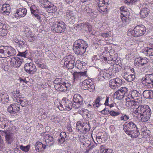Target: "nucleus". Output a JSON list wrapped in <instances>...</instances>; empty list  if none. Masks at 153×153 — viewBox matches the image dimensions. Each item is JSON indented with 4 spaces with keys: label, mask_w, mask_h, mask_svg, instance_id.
<instances>
[{
    "label": "nucleus",
    "mask_w": 153,
    "mask_h": 153,
    "mask_svg": "<svg viewBox=\"0 0 153 153\" xmlns=\"http://www.w3.org/2000/svg\"><path fill=\"white\" fill-rule=\"evenodd\" d=\"M88 46V45L86 42L79 39L74 42L73 49L76 54L81 55L86 51V49Z\"/></svg>",
    "instance_id": "nucleus-1"
},
{
    "label": "nucleus",
    "mask_w": 153,
    "mask_h": 153,
    "mask_svg": "<svg viewBox=\"0 0 153 153\" xmlns=\"http://www.w3.org/2000/svg\"><path fill=\"white\" fill-rule=\"evenodd\" d=\"M146 30V28L144 25H137L133 30L131 29H129L127 32V34L131 36H140L143 35L145 33Z\"/></svg>",
    "instance_id": "nucleus-2"
},
{
    "label": "nucleus",
    "mask_w": 153,
    "mask_h": 153,
    "mask_svg": "<svg viewBox=\"0 0 153 153\" xmlns=\"http://www.w3.org/2000/svg\"><path fill=\"white\" fill-rule=\"evenodd\" d=\"M66 29L65 24L62 21L54 22L51 28V30L53 31L58 33L64 32Z\"/></svg>",
    "instance_id": "nucleus-3"
},
{
    "label": "nucleus",
    "mask_w": 153,
    "mask_h": 153,
    "mask_svg": "<svg viewBox=\"0 0 153 153\" xmlns=\"http://www.w3.org/2000/svg\"><path fill=\"white\" fill-rule=\"evenodd\" d=\"M6 61L15 68H18L22 64V59L18 57H9L6 58Z\"/></svg>",
    "instance_id": "nucleus-4"
},
{
    "label": "nucleus",
    "mask_w": 153,
    "mask_h": 153,
    "mask_svg": "<svg viewBox=\"0 0 153 153\" xmlns=\"http://www.w3.org/2000/svg\"><path fill=\"white\" fill-rule=\"evenodd\" d=\"M82 88L84 90H88L91 92H93L95 90V86L90 79L85 80L82 82Z\"/></svg>",
    "instance_id": "nucleus-5"
},
{
    "label": "nucleus",
    "mask_w": 153,
    "mask_h": 153,
    "mask_svg": "<svg viewBox=\"0 0 153 153\" xmlns=\"http://www.w3.org/2000/svg\"><path fill=\"white\" fill-rule=\"evenodd\" d=\"M75 58L71 55L66 56L64 58V65L69 69H73L74 66Z\"/></svg>",
    "instance_id": "nucleus-6"
},
{
    "label": "nucleus",
    "mask_w": 153,
    "mask_h": 153,
    "mask_svg": "<svg viewBox=\"0 0 153 153\" xmlns=\"http://www.w3.org/2000/svg\"><path fill=\"white\" fill-rule=\"evenodd\" d=\"M73 107V103L71 101L69 100L65 101H63L61 103H60L58 106V108L59 110L69 111Z\"/></svg>",
    "instance_id": "nucleus-7"
},
{
    "label": "nucleus",
    "mask_w": 153,
    "mask_h": 153,
    "mask_svg": "<svg viewBox=\"0 0 153 153\" xmlns=\"http://www.w3.org/2000/svg\"><path fill=\"white\" fill-rule=\"evenodd\" d=\"M73 100V108L75 109L79 108L83 103L82 97L78 94L74 95Z\"/></svg>",
    "instance_id": "nucleus-8"
},
{
    "label": "nucleus",
    "mask_w": 153,
    "mask_h": 153,
    "mask_svg": "<svg viewBox=\"0 0 153 153\" xmlns=\"http://www.w3.org/2000/svg\"><path fill=\"white\" fill-rule=\"evenodd\" d=\"M24 69L26 72L31 74H35L37 71L35 65L31 62L26 63L25 65Z\"/></svg>",
    "instance_id": "nucleus-9"
},
{
    "label": "nucleus",
    "mask_w": 153,
    "mask_h": 153,
    "mask_svg": "<svg viewBox=\"0 0 153 153\" xmlns=\"http://www.w3.org/2000/svg\"><path fill=\"white\" fill-rule=\"evenodd\" d=\"M136 128H137L136 125L132 122H127L123 125L124 130L126 134H129L130 131Z\"/></svg>",
    "instance_id": "nucleus-10"
},
{
    "label": "nucleus",
    "mask_w": 153,
    "mask_h": 153,
    "mask_svg": "<svg viewBox=\"0 0 153 153\" xmlns=\"http://www.w3.org/2000/svg\"><path fill=\"white\" fill-rule=\"evenodd\" d=\"M142 79L145 82V85L153 88V74H146Z\"/></svg>",
    "instance_id": "nucleus-11"
},
{
    "label": "nucleus",
    "mask_w": 153,
    "mask_h": 153,
    "mask_svg": "<svg viewBox=\"0 0 153 153\" xmlns=\"http://www.w3.org/2000/svg\"><path fill=\"white\" fill-rule=\"evenodd\" d=\"M122 83V80L119 78L113 79L109 82V85L111 88L115 89L120 87Z\"/></svg>",
    "instance_id": "nucleus-12"
},
{
    "label": "nucleus",
    "mask_w": 153,
    "mask_h": 153,
    "mask_svg": "<svg viewBox=\"0 0 153 153\" xmlns=\"http://www.w3.org/2000/svg\"><path fill=\"white\" fill-rule=\"evenodd\" d=\"M20 110V105L17 103L13 104L8 106L7 108L8 112L14 114Z\"/></svg>",
    "instance_id": "nucleus-13"
},
{
    "label": "nucleus",
    "mask_w": 153,
    "mask_h": 153,
    "mask_svg": "<svg viewBox=\"0 0 153 153\" xmlns=\"http://www.w3.org/2000/svg\"><path fill=\"white\" fill-rule=\"evenodd\" d=\"M134 62L135 64L141 66L149 62V59L146 58H142L139 57L136 58L135 59Z\"/></svg>",
    "instance_id": "nucleus-14"
},
{
    "label": "nucleus",
    "mask_w": 153,
    "mask_h": 153,
    "mask_svg": "<svg viewBox=\"0 0 153 153\" xmlns=\"http://www.w3.org/2000/svg\"><path fill=\"white\" fill-rule=\"evenodd\" d=\"M150 109L149 106L147 105H140L137 108V113L140 115L147 110H150Z\"/></svg>",
    "instance_id": "nucleus-15"
},
{
    "label": "nucleus",
    "mask_w": 153,
    "mask_h": 153,
    "mask_svg": "<svg viewBox=\"0 0 153 153\" xmlns=\"http://www.w3.org/2000/svg\"><path fill=\"white\" fill-rule=\"evenodd\" d=\"M45 145L51 146L53 145L55 141L53 138L49 134L46 135L45 137Z\"/></svg>",
    "instance_id": "nucleus-16"
},
{
    "label": "nucleus",
    "mask_w": 153,
    "mask_h": 153,
    "mask_svg": "<svg viewBox=\"0 0 153 153\" xmlns=\"http://www.w3.org/2000/svg\"><path fill=\"white\" fill-rule=\"evenodd\" d=\"M66 18L69 21L70 23L74 24L75 21V17L72 11L67 10L65 15Z\"/></svg>",
    "instance_id": "nucleus-17"
},
{
    "label": "nucleus",
    "mask_w": 153,
    "mask_h": 153,
    "mask_svg": "<svg viewBox=\"0 0 153 153\" xmlns=\"http://www.w3.org/2000/svg\"><path fill=\"white\" fill-rule=\"evenodd\" d=\"M27 12L26 9L25 8H19L16 11V13H15V16L17 18L24 17L26 15Z\"/></svg>",
    "instance_id": "nucleus-18"
},
{
    "label": "nucleus",
    "mask_w": 153,
    "mask_h": 153,
    "mask_svg": "<svg viewBox=\"0 0 153 153\" xmlns=\"http://www.w3.org/2000/svg\"><path fill=\"white\" fill-rule=\"evenodd\" d=\"M149 12L148 6L146 4H144L140 10V15L141 17L145 18L146 17Z\"/></svg>",
    "instance_id": "nucleus-19"
},
{
    "label": "nucleus",
    "mask_w": 153,
    "mask_h": 153,
    "mask_svg": "<svg viewBox=\"0 0 153 153\" xmlns=\"http://www.w3.org/2000/svg\"><path fill=\"white\" fill-rule=\"evenodd\" d=\"M151 109L147 110L146 111L140 115L141 120L142 122H146L150 119L151 114Z\"/></svg>",
    "instance_id": "nucleus-20"
},
{
    "label": "nucleus",
    "mask_w": 153,
    "mask_h": 153,
    "mask_svg": "<svg viewBox=\"0 0 153 153\" xmlns=\"http://www.w3.org/2000/svg\"><path fill=\"white\" fill-rule=\"evenodd\" d=\"M141 94L136 90H133L131 91L130 97L134 100H137L136 102H139L140 100H139Z\"/></svg>",
    "instance_id": "nucleus-21"
},
{
    "label": "nucleus",
    "mask_w": 153,
    "mask_h": 153,
    "mask_svg": "<svg viewBox=\"0 0 153 153\" xmlns=\"http://www.w3.org/2000/svg\"><path fill=\"white\" fill-rule=\"evenodd\" d=\"M16 53V51L14 48L11 46L8 47L7 50H6V58L14 56Z\"/></svg>",
    "instance_id": "nucleus-22"
},
{
    "label": "nucleus",
    "mask_w": 153,
    "mask_h": 153,
    "mask_svg": "<svg viewBox=\"0 0 153 153\" xmlns=\"http://www.w3.org/2000/svg\"><path fill=\"white\" fill-rule=\"evenodd\" d=\"M10 7L9 4H4L1 8V11L4 15H8L10 11Z\"/></svg>",
    "instance_id": "nucleus-23"
},
{
    "label": "nucleus",
    "mask_w": 153,
    "mask_h": 153,
    "mask_svg": "<svg viewBox=\"0 0 153 153\" xmlns=\"http://www.w3.org/2000/svg\"><path fill=\"white\" fill-rule=\"evenodd\" d=\"M9 121L6 118L0 117V128L4 129L8 126Z\"/></svg>",
    "instance_id": "nucleus-24"
},
{
    "label": "nucleus",
    "mask_w": 153,
    "mask_h": 153,
    "mask_svg": "<svg viewBox=\"0 0 153 153\" xmlns=\"http://www.w3.org/2000/svg\"><path fill=\"white\" fill-rule=\"evenodd\" d=\"M46 145H45V144L43 145L40 142H38L36 143L35 149L38 152H42L46 149Z\"/></svg>",
    "instance_id": "nucleus-25"
},
{
    "label": "nucleus",
    "mask_w": 153,
    "mask_h": 153,
    "mask_svg": "<svg viewBox=\"0 0 153 153\" xmlns=\"http://www.w3.org/2000/svg\"><path fill=\"white\" fill-rule=\"evenodd\" d=\"M0 96L1 100L2 103L5 104L9 101V97L7 93L3 92L0 94Z\"/></svg>",
    "instance_id": "nucleus-26"
},
{
    "label": "nucleus",
    "mask_w": 153,
    "mask_h": 153,
    "mask_svg": "<svg viewBox=\"0 0 153 153\" xmlns=\"http://www.w3.org/2000/svg\"><path fill=\"white\" fill-rule=\"evenodd\" d=\"M86 71L81 72H74L73 74L74 80L75 81L80 79L81 77L86 76Z\"/></svg>",
    "instance_id": "nucleus-27"
},
{
    "label": "nucleus",
    "mask_w": 153,
    "mask_h": 153,
    "mask_svg": "<svg viewBox=\"0 0 153 153\" xmlns=\"http://www.w3.org/2000/svg\"><path fill=\"white\" fill-rule=\"evenodd\" d=\"M125 99L126 101V105L128 107H131L133 106H135L136 105V102H137L134 100H130V98L129 97H127Z\"/></svg>",
    "instance_id": "nucleus-28"
},
{
    "label": "nucleus",
    "mask_w": 153,
    "mask_h": 153,
    "mask_svg": "<svg viewBox=\"0 0 153 153\" xmlns=\"http://www.w3.org/2000/svg\"><path fill=\"white\" fill-rule=\"evenodd\" d=\"M143 53L148 56H153V46L151 48L146 47L143 50Z\"/></svg>",
    "instance_id": "nucleus-29"
},
{
    "label": "nucleus",
    "mask_w": 153,
    "mask_h": 153,
    "mask_svg": "<svg viewBox=\"0 0 153 153\" xmlns=\"http://www.w3.org/2000/svg\"><path fill=\"white\" fill-rule=\"evenodd\" d=\"M5 137L6 142L8 144H11L15 138V137L13 136L12 134L9 133L6 134Z\"/></svg>",
    "instance_id": "nucleus-30"
},
{
    "label": "nucleus",
    "mask_w": 153,
    "mask_h": 153,
    "mask_svg": "<svg viewBox=\"0 0 153 153\" xmlns=\"http://www.w3.org/2000/svg\"><path fill=\"white\" fill-rule=\"evenodd\" d=\"M128 134L131 136L132 138H136L140 134V133L137 129H134L130 132L129 134Z\"/></svg>",
    "instance_id": "nucleus-31"
},
{
    "label": "nucleus",
    "mask_w": 153,
    "mask_h": 153,
    "mask_svg": "<svg viewBox=\"0 0 153 153\" xmlns=\"http://www.w3.org/2000/svg\"><path fill=\"white\" fill-rule=\"evenodd\" d=\"M57 10L56 7L51 3V4L46 9V10L47 12L50 13H55Z\"/></svg>",
    "instance_id": "nucleus-32"
},
{
    "label": "nucleus",
    "mask_w": 153,
    "mask_h": 153,
    "mask_svg": "<svg viewBox=\"0 0 153 153\" xmlns=\"http://www.w3.org/2000/svg\"><path fill=\"white\" fill-rule=\"evenodd\" d=\"M66 84H61L60 85H57L55 88L56 90L62 92L65 91L66 90Z\"/></svg>",
    "instance_id": "nucleus-33"
},
{
    "label": "nucleus",
    "mask_w": 153,
    "mask_h": 153,
    "mask_svg": "<svg viewBox=\"0 0 153 153\" xmlns=\"http://www.w3.org/2000/svg\"><path fill=\"white\" fill-rule=\"evenodd\" d=\"M40 3L42 7L46 9L51 3L48 0H41Z\"/></svg>",
    "instance_id": "nucleus-34"
},
{
    "label": "nucleus",
    "mask_w": 153,
    "mask_h": 153,
    "mask_svg": "<svg viewBox=\"0 0 153 153\" xmlns=\"http://www.w3.org/2000/svg\"><path fill=\"white\" fill-rule=\"evenodd\" d=\"M53 83L54 84L55 87L57 85H60L61 84H66V83L64 82L63 80L61 78H56L53 81Z\"/></svg>",
    "instance_id": "nucleus-35"
},
{
    "label": "nucleus",
    "mask_w": 153,
    "mask_h": 153,
    "mask_svg": "<svg viewBox=\"0 0 153 153\" xmlns=\"http://www.w3.org/2000/svg\"><path fill=\"white\" fill-rule=\"evenodd\" d=\"M100 4V2L98 5V8H97L98 11L101 13H106L107 12V9L105 7L104 5L101 6Z\"/></svg>",
    "instance_id": "nucleus-36"
},
{
    "label": "nucleus",
    "mask_w": 153,
    "mask_h": 153,
    "mask_svg": "<svg viewBox=\"0 0 153 153\" xmlns=\"http://www.w3.org/2000/svg\"><path fill=\"white\" fill-rule=\"evenodd\" d=\"M135 76L134 74H131L126 76L125 75V79L128 82H131L135 78Z\"/></svg>",
    "instance_id": "nucleus-37"
},
{
    "label": "nucleus",
    "mask_w": 153,
    "mask_h": 153,
    "mask_svg": "<svg viewBox=\"0 0 153 153\" xmlns=\"http://www.w3.org/2000/svg\"><path fill=\"white\" fill-rule=\"evenodd\" d=\"M24 32L25 34V36H27L29 35H31L33 33V32L31 30L29 27H25V28L24 30Z\"/></svg>",
    "instance_id": "nucleus-38"
},
{
    "label": "nucleus",
    "mask_w": 153,
    "mask_h": 153,
    "mask_svg": "<svg viewBox=\"0 0 153 153\" xmlns=\"http://www.w3.org/2000/svg\"><path fill=\"white\" fill-rule=\"evenodd\" d=\"M114 95L116 96L117 98L119 100H121L124 97L125 95L119 91H117L115 93Z\"/></svg>",
    "instance_id": "nucleus-39"
},
{
    "label": "nucleus",
    "mask_w": 153,
    "mask_h": 153,
    "mask_svg": "<svg viewBox=\"0 0 153 153\" xmlns=\"http://www.w3.org/2000/svg\"><path fill=\"white\" fill-rule=\"evenodd\" d=\"M120 14L125 16L128 15V12L127 11V9L126 7L122 6L120 8Z\"/></svg>",
    "instance_id": "nucleus-40"
},
{
    "label": "nucleus",
    "mask_w": 153,
    "mask_h": 153,
    "mask_svg": "<svg viewBox=\"0 0 153 153\" xmlns=\"http://www.w3.org/2000/svg\"><path fill=\"white\" fill-rule=\"evenodd\" d=\"M18 45L21 48H22L24 50L26 49L27 46L26 42L23 41H20L18 42Z\"/></svg>",
    "instance_id": "nucleus-41"
},
{
    "label": "nucleus",
    "mask_w": 153,
    "mask_h": 153,
    "mask_svg": "<svg viewBox=\"0 0 153 153\" xmlns=\"http://www.w3.org/2000/svg\"><path fill=\"white\" fill-rule=\"evenodd\" d=\"M17 102L20 103L22 107L26 106L28 103L27 100L24 97L23 99H21Z\"/></svg>",
    "instance_id": "nucleus-42"
},
{
    "label": "nucleus",
    "mask_w": 153,
    "mask_h": 153,
    "mask_svg": "<svg viewBox=\"0 0 153 153\" xmlns=\"http://www.w3.org/2000/svg\"><path fill=\"white\" fill-rule=\"evenodd\" d=\"M7 30L6 27L0 30V36H6L7 33Z\"/></svg>",
    "instance_id": "nucleus-43"
},
{
    "label": "nucleus",
    "mask_w": 153,
    "mask_h": 153,
    "mask_svg": "<svg viewBox=\"0 0 153 153\" xmlns=\"http://www.w3.org/2000/svg\"><path fill=\"white\" fill-rule=\"evenodd\" d=\"M150 91L149 90H145L143 93V97L146 98H150Z\"/></svg>",
    "instance_id": "nucleus-44"
},
{
    "label": "nucleus",
    "mask_w": 153,
    "mask_h": 153,
    "mask_svg": "<svg viewBox=\"0 0 153 153\" xmlns=\"http://www.w3.org/2000/svg\"><path fill=\"white\" fill-rule=\"evenodd\" d=\"M6 50L0 48V58H6Z\"/></svg>",
    "instance_id": "nucleus-45"
},
{
    "label": "nucleus",
    "mask_w": 153,
    "mask_h": 153,
    "mask_svg": "<svg viewBox=\"0 0 153 153\" xmlns=\"http://www.w3.org/2000/svg\"><path fill=\"white\" fill-rule=\"evenodd\" d=\"M84 12L85 13H87L88 14H90L91 16H93L95 17L94 16H93L94 13L93 12H92V10L90 11V10L88 7H86L84 9Z\"/></svg>",
    "instance_id": "nucleus-46"
},
{
    "label": "nucleus",
    "mask_w": 153,
    "mask_h": 153,
    "mask_svg": "<svg viewBox=\"0 0 153 153\" xmlns=\"http://www.w3.org/2000/svg\"><path fill=\"white\" fill-rule=\"evenodd\" d=\"M100 98L99 97H98L95 100L94 103L93 104L94 106L98 107L100 105Z\"/></svg>",
    "instance_id": "nucleus-47"
},
{
    "label": "nucleus",
    "mask_w": 153,
    "mask_h": 153,
    "mask_svg": "<svg viewBox=\"0 0 153 153\" xmlns=\"http://www.w3.org/2000/svg\"><path fill=\"white\" fill-rule=\"evenodd\" d=\"M100 152L101 153H110L109 151L110 149H105L104 146H101L100 147Z\"/></svg>",
    "instance_id": "nucleus-48"
},
{
    "label": "nucleus",
    "mask_w": 153,
    "mask_h": 153,
    "mask_svg": "<svg viewBox=\"0 0 153 153\" xmlns=\"http://www.w3.org/2000/svg\"><path fill=\"white\" fill-rule=\"evenodd\" d=\"M32 35H29L26 36L27 38L28 41L30 42H32L34 41L35 39V36L34 34L33 33L32 34Z\"/></svg>",
    "instance_id": "nucleus-49"
},
{
    "label": "nucleus",
    "mask_w": 153,
    "mask_h": 153,
    "mask_svg": "<svg viewBox=\"0 0 153 153\" xmlns=\"http://www.w3.org/2000/svg\"><path fill=\"white\" fill-rule=\"evenodd\" d=\"M30 148V146L28 145L26 146H24L22 145L20 146V148L22 151L27 152L28 151Z\"/></svg>",
    "instance_id": "nucleus-50"
},
{
    "label": "nucleus",
    "mask_w": 153,
    "mask_h": 153,
    "mask_svg": "<svg viewBox=\"0 0 153 153\" xmlns=\"http://www.w3.org/2000/svg\"><path fill=\"white\" fill-rule=\"evenodd\" d=\"M117 91H119L125 95L128 91V89L127 88L125 87H122L120 89L118 90Z\"/></svg>",
    "instance_id": "nucleus-51"
},
{
    "label": "nucleus",
    "mask_w": 153,
    "mask_h": 153,
    "mask_svg": "<svg viewBox=\"0 0 153 153\" xmlns=\"http://www.w3.org/2000/svg\"><path fill=\"white\" fill-rule=\"evenodd\" d=\"M27 50L25 49V50L24 51L22 52H19V54L18 55V56L26 57V54H27Z\"/></svg>",
    "instance_id": "nucleus-52"
},
{
    "label": "nucleus",
    "mask_w": 153,
    "mask_h": 153,
    "mask_svg": "<svg viewBox=\"0 0 153 153\" xmlns=\"http://www.w3.org/2000/svg\"><path fill=\"white\" fill-rule=\"evenodd\" d=\"M19 90H16V91L13 92V99L14 100V99H17L18 95L19 94Z\"/></svg>",
    "instance_id": "nucleus-53"
},
{
    "label": "nucleus",
    "mask_w": 153,
    "mask_h": 153,
    "mask_svg": "<svg viewBox=\"0 0 153 153\" xmlns=\"http://www.w3.org/2000/svg\"><path fill=\"white\" fill-rule=\"evenodd\" d=\"M109 114L111 116H117L120 114L119 112H116L113 111H111L109 112Z\"/></svg>",
    "instance_id": "nucleus-54"
},
{
    "label": "nucleus",
    "mask_w": 153,
    "mask_h": 153,
    "mask_svg": "<svg viewBox=\"0 0 153 153\" xmlns=\"http://www.w3.org/2000/svg\"><path fill=\"white\" fill-rule=\"evenodd\" d=\"M83 127H84V126H83V125L80 122H78L77 123L76 126V129L79 130L81 129V128H83Z\"/></svg>",
    "instance_id": "nucleus-55"
},
{
    "label": "nucleus",
    "mask_w": 153,
    "mask_h": 153,
    "mask_svg": "<svg viewBox=\"0 0 153 153\" xmlns=\"http://www.w3.org/2000/svg\"><path fill=\"white\" fill-rule=\"evenodd\" d=\"M121 120L124 121H126L129 119V117L126 114H124L120 117Z\"/></svg>",
    "instance_id": "nucleus-56"
},
{
    "label": "nucleus",
    "mask_w": 153,
    "mask_h": 153,
    "mask_svg": "<svg viewBox=\"0 0 153 153\" xmlns=\"http://www.w3.org/2000/svg\"><path fill=\"white\" fill-rule=\"evenodd\" d=\"M30 10L31 13L38 11L39 10L35 6L33 5L30 7Z\"/></svg>",
    "instance_id": "nucleus-57"
},
{
    "label": "nucleus",
    "mask_w": 153,
    "mask_h": 153,
    "mask_svg": "<svg viewBox=\"0 0 153 153\" xmlns=\"http://www.w3.org/2000/svg\"><path fill=\"white\" fill-rule=\"evenodd\" d=\"M18 96L17 97V99H14V101L15 102H18L21 99H23L24 97H22V96L21 94V93L19 92V94L18 95Z\"/></svg>",
    "instance_id": "nucleus-58"
},
{
    "label": "nucleus",
    "mask_w": 153,
    "mask_h": 153,
    "mask_svg": "<svg viewBox=\"0 0 153 153\" xmlns=\"http://www.w3.org/2000/svg\"><path fill=\"white\" fill-rule=\"evenodd\" d=\"M128 16H125L121 14L120 17L121 18L122 21L123 22H126Z\"/></svg>",
    "instance_id": "nucleus-59"
},
{
    "label": "nucleus",
    "mask_w": 153,
    "mask_h": 153,
    "mask_svg": "<svg viewBox=\"0 0 153 153\" xmlns=\"http://www.w3.org/2000/svg\"><path fill=\"white\" fill-rule=\"evenodd\" d=\"M4 147V144L1 136H0V148H3Z\"/></svg>",
    "instance_id": "nucleus-60"
},
{
    "label": "nucleus",
    "mask_w": 153,
    "mask_h": 153,
    "mask_svg": "<svg viewBox=\"0 0 153 153\" xmlns=\"http://www.w3.org/2000/svg\"><path fill=\"white\" fill-rule=\"evenodd\" d=\"M39 68H41L42 69H46L47 68V66L43 63L40 64H38L37 65Z\"/></svg>",
    "instance_id": "nucleus-61"
},
{
    "label": "nucleus",
    "mask_w": 153,
    "mask_h": 153,
    "mask_svg": "<svg viewBox=\"0 0 153 153\" xmlns=\"http://www.w3.org/2000/svg\"><path fill=\"white\" fill-rule=\"evenodd\" d=\"M100 35L104 38H107L109 37V34L107 33H102L100 34Z\"/></svg>",
    "instance_id": "nucleus-62"
},
{
    "label": "nucleus",
    "mask_w": 153,
    "mask_h": 153,
    "mask_svg": "<svg viewBox=\"0 0 153 153\" xmlns=\"http://www.w3.org/2000/svg\"><path fill=\"white\" fill-rule=\"evenodd\" d=\"M150 131L149 130L146 129L145 132L143 133V134L145 135V136H149L150 134Z\"/></svg>",
    "instance_id": "nucleus-63"
},
{
    "label": "nucleus",
    "mask_w": 153,
    "mask_h": 153,
    "mask_svg": "<svg viewBox=\"0 0 153 153\" xmlns=\"http://www.w3.org/2000/svg\"><path fill=\"white\" fill-rule=\"evenodd\" d=\"M52 121L56 123H59V118L56 117H54L53 119H52Z\"/></svg>",
    "instance_id": "nucleus-64"
}]
</instances>
